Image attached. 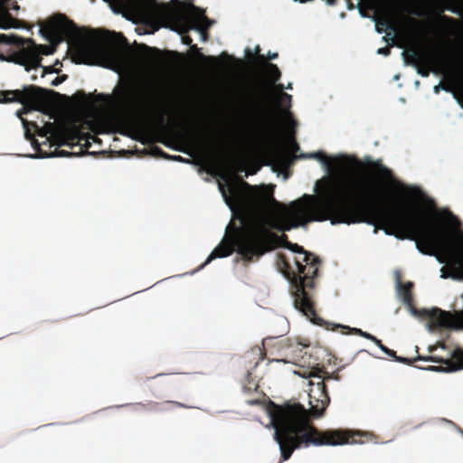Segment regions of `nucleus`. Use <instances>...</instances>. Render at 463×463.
Returning a JSON list of instances; mask_svg holds the SVG:
<instances>
[{
  "label": "nucleus",
  "instance_id": "dca6fc26",
  "mask_svg": "<svg viewBox=\"0 0 463 463\" xmlns=\"http://www.w3.org/2000/svg\"><path fill=\"white\" fill-rule=\"evenodd\" d=\"M270 90L264 86H257L251 95L250 104L255 110L260 111L268 105Z\"/></svg>",
  "mask_w": 463,
  "mask_h": 463
},
{
  "label": "nucleus",
  "instance_id": "7ed1b4c3",
  "mask_svg": "<svg viewBox=\"0 0 463 463\" xmlns=\"http://www.w3.org/2000/svg\"><path fill=\"white\" fill-rule=\"evenodd\" d=\"M388 230L387 235L414 241L417 250L424 255H442L449 259V274L441 277L463 280V232L452 237L444 229L428 222L421 213L402 207H399L394 227Z\"/></svg>",
  "mask_w": 463,
  "mask_h": 463
},
{
  "label": "nucleus",
  "instance_id": "393cba45",
  "mask_svg": "<svg viewBox=\"0 0 463 463\" xmlns=\"http://www.w3.org/2000/svg\"><path fill=\"white\" fill-rule=\"evenodd\" d=\"M402 55L404 56V60H405L406 63H411V64L416 65L421 60V57L416 49H411L409 51H404L402 52Z\"/></svg>",
  "mask_w": 463,
  "mask_h": 463
},
{
  "label": "nucleus",
  "instance_id": "9b49d317",
  "mask_svg": "<svg viewBox=\"0 0 463 463\" xmlns=\"http://www.w3.org/2000/svg\"><path fill=\"white\" fill-rule=\"evenodd\" d=\"M3 37L6 39L5 43L14 44L20 48L19 51L14 52L10 55V58L8 59L9 61L24 66L26 71L42 67V58L38 57L37 52L34 49L30 48L29 45L26 47L24 46V44L27 43V39H24L16 35L9 37L3 35Z\"/></svg>",
  "mask_w": 463,
  "mask_h": 463
},
{
  "label": "nucleus",
  "instance_id": "09e8293b",
  "mask_svg": "<svg viewBox=\"0 0 463 463\" xmlns=\"http://www.w3.org/2000/svg\"><path fill=\"white\" fill-rule=\"evenodd\" d=\"M348 8H349V9H353V8H354V5H353V4H352V3H349V4H348Z\"/></svg>",
  "mask_w": 463,
  "mask_h": 463
},
{
  "label": "nucleus",
  "instance_id": "6e6552de",
  "mask_svg": "<svg viewBox=\"0 0 463 463\" xmlns=\"http://www.w3.org/2000/svg\"><path fill=\"white\" fill-rule=\"evenodd\" d=\"M422 313L429 318L428 327L430 331L440 328L460 329L463 328V312L460 317L455 318L449 311L441 310L434 307L431 310L423 309ZM418 360L431 361L440 363L446 365L442 367H431L433 371L439 372H455L463 369V350L456 349L451 357L448 359L439 358L436 356L421 357L418 356Z\"/></svg>",
  "mask_w": 463,
  "mask_h": 463
},
{
  "label": "nucleus",
  "instance_id": "a211bd4d",
  "mask_svg": "<svg viewBox=\"0 0 463 463\" xmlns=\"http://www.w3.org/2000/svg\"><path fill=\"white\" fill-rule=\"evenodd\" d=\"M383 14L381 16V17H377L375 19L376 21V30L378 31V33H383V29L380 28V25L382 26H385L386 29H390L392 31H395V25L393 24V22L391 20V15L393 13V9L391 8L390 5H384L383 7Z\"/></svg>",
  "mask_w": 463,
  "mask_h": 463
},
{
  "label": "nucleus",
  "instance_id": "7c9ffc66",
  "mask_svg": "<svg viewBox=\"0 0 463 463\" xmlns=\"http://www.w3.org/2000/svg\"><path fill=\"white\" fill-rule=\"evenodd\" d=\"M335 327H341L343 329H347V330H352L354 331L355 334L359 335L362 336V334H364L365 332L362 331L361 329H358V328H350L349 326H340V325H335Z\"/></svg>",
  "mask_w": 463,
  "mask_h": 463
},
{
  "label": "nucleus",
  "instance_id": "37998d69",
  "mask_svg": "<svg viewBox=\"0 0 463 463\" xmlns=\"http://www.w3.org/2000/svg\"><path fill=\"white\" fill-rule=\"evenodd\" d=\"M358 8L360 9V12H361L362 15L365 16V14H364V12L362 10V4L361 3L358 4Z\"/></svg>",
  "mask_w": 463,
  "mask_h": 463
},
{
  "label": "nucleus",
  "instance_id": "c756f323",
  "mask_svg": "<svg viewBox=\"0 0 463 463\" xmlns=\"http://www.w3.org/2000/svg\"><path fill=\"white\" fill-rule=\"evenodd\" d=\"M67 78H68V76L66 74H63L61 76H58V77H56L52 80V86H57L59 84L62 83L63 81H65L67 80Z\"/></svg>",
  "mask_w": 463,
  "mask_h": 463
},
{
  "label": "nucleus",
  "instance_id": "0eeeda50",
  "mask_svg": "<svg viewBox=\"0 0 463 463\" xmlns=\"http://www.w3.org/2000/svg\"><path fill=\"white\" fill-rule=\"evenodd\" d=\"M248 219L250 231L247 241L251 246L246 252L248 259L256 260L257 261L263 255L279 247L288 248V243H290L288 235L285 233L278 235L269 229L263 216L248 210Z\"/></svg>",
  "mask_w": 463,
  "mask_h": 463
},
{
  "label": "nucleus",
  "instance_id": "473e14b6",
  "mask_svg": "<svg viewBox=\"0 0 463 463\" xmlns=\"http://www.w3.org/2000/svg\"><path fill=\"white\" fill-rule=\"evenodd\" d=\"M439 18L442 21L449 22V23H451V24H455L457 22L456 19H454L452 17H449V16L444 15V14H440Z\"/></svg>",
  "mask_w": 463,
  "mask_h": 463
},
{
  "label": "nucleus",
  "instance_id": "a19ab883",
  "mask_svg": "<svg viewBox=\"0 0 463 463\" xmlns=\"http://www.w3.org/2000/svg\"><path fill=\"white\" fill-rule=\"evenodd\" d=\"M278 58V53L277 52H269L268 53V60L271 61V60H275Z\"/></svg>",
  "mask_w": 463,
  "mask_h": 463
},
{
  "label": "nucleus",
  "instance_id": "3c124183",
  "mask_svg": "<svg viewBox=\"0 0 463 463\" xmlns=\"http://www.w3.org/2000/svg\"><path fill=\"white\" fill-rule=\"evenodd\" d=\"M438 260H439V262H444V260H441L439 257H438Z\"/></svg>",
  "mask_w": 463,
  "mask_h": 463
},
{
  "label": "nucleus",
  "instance_id": "72a5a7b5",
  "mask_svg": "<svg viewBox=\"0 0 463 463\" xmlns=\"http://www.w3.org/2000/svg\"><path fill=\"white\" fill-rule=\"evenodd\" d=\"M144 48L149 52H153V53H156V55H160V51L156 48H152V47H149V46H146V45H144Z\"/></svg>",
  "mask_w": 463,
  "mask_h": 463
},
{
  "label": "nucleus",
  "instance_id": "4c0bfd02",
  "mask_svg": "<svg viewBox=\"0 0 463 463\" xmlns=\"http://www.w3.org/2000/svg\"><path fill=\"white\" fill-rule=\"evenodd\" d=\"M362 336L368 340H371L372 342L375 341V338H376L374 335H373L367 332H365L364 334H362Z\"/></svg>",
  "mask_w": 463,
  "mask_h": 463
},
{
  "label": "nucleus",
  "instance_id": "4468645a",
  "mask_svg": "<svg viewBox=\"0 0 463 463\" xmlns=\"http://www.w3.org/2000/svg\"><path fill=\"white\" fill-rule=\"evenodd\" d=\"M203 151L206 154L208 162L213 168H221L229 163L231 154L229 149L223 145L216 146H208L202 145Z\"/></svg>",
  "mask_w": 463,
  "mask_h": 463
},
{
  "label": "nucleus",
  "instance_id": "bb28decb",
  "mask_svg": "<svg viewBox=\"0 0 463 463\" xmlns=\"http://www.w3.org/2000/svg\"><path fill=\"white\" fill-rule=\"evenodd\" d=\"M373 343L381 348V350H383L385 354H387L389 356H392V357H394L395 356V352L393 350H391L389 349L388 347H386L385 345H383L382 341L378 338H375V341H373Z\"/></svg>",
  "mask_w": 463,
  "mask_h": 463
},
{
  "label": "nucleus",
  "instance_id": "aec40b11",
  "mask_svg": "<svg viewBox=\"0 0 463 463\" xmlns=\"http://www.w3.org/2000/svg\"><path fill=\"white\" fill-rule=\"evenodd\" d=\"M309 158H314L321 162L328 170L333 168V163L336 160L326 156L322 151H317L307 156Z\"/></svg>",
  "mask_w": 463,
  "mask_h": 463
},
{
  "label": "nucleus",
  "instance_id": "20e7f679",
  "mask_svg": "<svg viewBox=\"0 0 463 463\" xmlns=\"http://www.w3.org/2000/svg\"><path fill=\"white\" fill-rule=\"evenodd\" d=\"M296 270L284 253H278L276 265L278 269L290 281L293 288L294 305L313 324L326 326L328 323L319 317L315 309L313 295L310 292L315 288V279L317 277L320 266L319 258H313L310 263L304 265L300 259H294Z\"/></svg>",
  "mask_w": 463,
  "mask_h": 463
},
{
  "label": "nucleus",
  "instance_id": "2f4dec72",
  "mask_svg": "<svg viewBox=\"0 0 463 463\" xmlns=\"http://www.w3.org/2000/svg\"><path fill=\"white\" fill-rule=\"evenodd\" d=\"M138 405L141 407H144V408L148 406L150 409H156L159 405V403L154 402H149L147 404L138 403Z\"/></svg>",
  "mask_w": 463,
  "mask_h": 463
},
{
  "label": "nucleus",
  "instance_id": "603ef678",
  "mask_svg": "<svg viewBox=\"0 0 463 463\" xmlns=\"http://www.w3.org/2000/svg\"><path fill=\"white\" fill-rule=\"evenodd\" d=\"M242 184L243 185L249 186V184L246 182H243Z\"/></svg>",
  "mask_w": 463,
  "mask_h": 463
},
{
  "label": "nucleus",
  "instance_id": "6ab92c4d",
  "mask_svg": "<svg viewBox=\"0 0 463 463\" xmlns=\"http://www.w3.org/2000/svg\"><path fill=\"white\" fill-rule=\"evenodd\" d=\"M287 249L290 250L291 251H293L295 253H298V256L295 257V259H300V260L302 261V263H304V265H307V263H310L312 261L313 258H317L312 253L305 250L302 246H300L297 243H292V242L288 243V246Z\"/></svg>",
  "mask_w": 463,
  "mask_h": 463
},
{
  "label": "nucleus",
  "instance_id": "f8f14e48",
  "mask_svg": "<svg viewBox=\"0 0 463 463\" xmlns=\"http://www.w3.org/2000/svg\"><path fill=\"white\" fill-rule=\"evenodd\" d=\"M44 89L30 85L23 90L0 91V102H19L24 106L37 107L43 103Z\"/></svg>",
  "mask_w": 463,
  "mask_h": 463
},
{
  "label": "nucleus",
  "instance_id": "5701e85b",
  "mask_svg": "<svg viewBox=\"0 0 463 463\" xmlns=\"http://www.w3.org/2000/svg\"><path fill=\"white\" fill-rule=\"evenodd\" d=\"M27 44H29L30 48L34 49L37 52L38 57H41V54L49 55L53 52V49L51 46L36 44L32 39H27Z\"/></svg>",
  "mask_w": 463,
  "mask_h": 463
},
{
  "label": "nucleus",
  "instance_id": "c85d7f7f",
  "mask_svg": "<svg viewBox=\"0 0 463 463\" xmlns=\"http://www.w3.org/2000/svg\"><path fill=\"white\" fill-rule=\"evenodd\" d=\"M417 71L422 77H428L430 75V69L427 65L419 66Z\"/></svg>",
  "mask_w": 463,
  "mask_h": 463
},
{
  "label": "nucleus",
  "instance_id": "79ce46f5",
  "mask_svg": "<svg viewBox=\"0 0 463 463\" xmlns=\"http://www.w3.org/2000/svg\"><path fill=\"white\" fill-rule=\"evenodd\" d=\"M408 21L414 25L419 24V22L414 18H409Z\"/></svg>",
  "mask_w": 463,
  "mask_h": 463
},
{
  "label": "nucleus",
  "instance_id": "cd10ccee",
  "mask_svg": "<svg viewBox=\"0 0 463 463\" xmlns=\"http://www.w3.org/2000/svg\"><path fill=\"white\" fill-rule=\"evenodd\" d=\"M165 403L172 404V405H174L175 407H178V408H186V409L194 408V405L184 404V403H182V402H175V401H166Z\"/></svg>",
  "mask_w": 463,
  "mask_h": 463
},
{
  "label": "nucleus",
  "instance_id": "ddd939ff",
  "mask_svg": "<svg viewBox=\"0 0 463 463\" xmlns=\"http://www.w3.org/2000/svg\"><path fill=\"white\" fill-rule=\"evenodd\" d=\"M49 29L52 34V42L60 43L62 41L61 31H64L68 34L69 31H74L78 33L80 29L72 21H69L64 14H58L50 21Z\"/></svg>",
  "mask_w": 463,
  "mask_h": 463
},
{
  "label": "nucleus",
  "instance_id": "f257e3e1",
  "mask_svg": "<svg viewBox=\"0 0 463 463\" xmlns=\"http://www.w3.org/2000/svg\"><path fill=\"white\" fill-rule=\"evenodd\" d=\"M323 182V192L317 197L305 194L288 207L270 195L276 213L264 217L267 227L284 233L311 222L328 220L332 224L364 222L374 226V232L383 230L386 234L394 227L399 207L383 203L387 196L380 186L363 178Z\"/></svg>",
  "mask_w": 463,
  "mask_h": 463
},
{
  "label": "nucleus",
  "instance_id": "4be33fe9",
  "mask_svg": "<svg viewBox=\"0 0 463 463\" xmlns=\"http://www.w3.org/2000/svg\"><path fill=\"white\" fill-rule=\"evenodd\" d=\"M268 76L270 79V84L273 85L279 80L281 72L278 66L274 63L268 62L266 65Z\"/></svg>",
  "mask_w": 463,
  "mask_h": 463
},
{
  "label": "nucleus",
  "instance_id": "2eb2a0df",
  "mask_svg": "<svg viewBox=\"0 0 463 463\" xmlns=\"http://www.w3.org/2000/svg\"><path fill=\"white\" fill-rule=\"evenodd\" d=\"M429 64L435 67V72H449L455 71L458 62L455 57L449 54L432 55L429 59Z\"/></svg>",
  "mask_w": 463,
  "mask_h": 463
},
{
  "label": "nucleus",
  "instance_id": "a18cd8bd",
  "mask_svg": "<svg viewBox=\"0 0 463 463\" xmlns=\"http://www.w3.org/2000/svg\"><path fill=\"white\" fill-rule=\"evenodd\" d=\"M156 151H158L163 156H165V152L163 150H161L160 148H156Z\"/></svg>",
  "mask_w": 463,
  "mask_h": 463
},
{
  "label": "nucleus",
  "instance_id": "de8ad7c7",
  "mask_svg": "<svg viewBox=\"0 0 463 463\" xmlns=\"http://www.w3.org/2000/svg\"><path fill=\"white\" fill-rule=\"evenodd\" d=\"M412 14H414L416 15H420V12H418L417 10L412 11Z\"/></svg>",
  "mask_w": 463,
  "mask_h": 463
},
{
  "label": "nucleus",
  "instance_id": "412c9836",
  "mask_svg": "<svg viewBox=\"0 0 463 463\" xmlns=\"http://www.w3.org/2000/svg\"><path fill=\"white\" fill-rule=\"evenodd\" d=\"M275 88L279 91V105L285 107V109L287 110H288L291 106L292 96L283 91L284 85L281 83L277 84L275 86Z\"/></svg>",
  "mask_w": 463,
  "mask_h": 463
},
{
  "label": "nucleus",
  "instance_id": "39448f33",
  "mask_svg": "<svg viewBox=\"0 0 463 463\" xmlns=\"http://www.w3.org/2000/svg\"><path fill=\"white\" fill-rule=\"evenodd\" d=\"M150 95L146 98L137 95V85L135 82L124 83L117 94L119 103L128 109H130L145 118H154L160 124L164 123L167 115V109L162 95L156 90L155 85L150 81L146 82Z\"/></svg>",
  "mask_w": 463,
  "mask_h": 463
},
{
  "label": "nucleus",
  "instance_id": "c9c22d12",
  "mask_svg": "<svg viewBox=\"0 0 463 463\" xmlns=\"http://www.w3.org/2000/svg\"><path fill=\"white\" fill-rule=\"evenodd\" d=\"M321 371H326L325 369H319L317 370V372H314L310 374V381H314L315 383H317L319 380L317 378H314L312 375L316 374V375H319V374H323V373Z\"/></svg>",
  "mask_w": 463,
  "mask_h": 463
},
{
  "label": "nucleus",
  "instance_id": "58836bf2",
  "mask_svg": "<svg viewBox=\"0 0 463 463\" xmlns=\"http://www.w3.org/2000/svg\"><path fill=\"white\" fill-rule=\"evenodd\" d=\"M260 51V46H257L255 48V52L258 54V59L264 61H265V57H264V55L259 53Z\"/></svg>",
  "mask_w": 463,
  "mask_h": 463
},
{
  "label": "nucleus",
  "instance_id": "f03ea898",
  "mask_svg": "<svg viewBox=\"0 0 463 463\" xmlns=\"http://www.w3.org/2000/svg\"><path fill=\"white\" fill-rule=\"evenodd\" d=\"M321 372L323 374L312 375L319 380L317 383L309 381V411L299 402L291 401L283 404L269 401L267 405V413L274 429V439L279 446L282 461L289 459L294 450L302 447L365 442L364 438H367L366 433L349 430L321 431L310 422V416L313 418L323 416L330 403L326 382L340 379L337 373L330 374L326 371Z\"/></svg>",
  "mask_w": 463,
  "mask_h": 463
},
{
  "label": "nucleus",
  "instance_id": "9d476101",
  "mask_svg": "<svg viewBox=\"0 0 463 463\" xmlns=\"http://www.w3.org/2000/svg\"><path fill=\"white\" fill-rule=\"evenodd\" d=\"M115 12L116 13L127 12L133 15H136V16L139 17L141 20H143V22L145 24L151 25L153 27V31L158 30L160 26H165V27L175 26V30L178 31L182 34V43L185 45H190L192 51L196 52L200 59L203 60L206 63H208L209 66H208L207 70L211 72H215V71L224 70L225 66H226L225 63L228 61H234V62L240 61L239 60L234 59L232 56H231L230 54H228L225 52H223L219 57L203 55V53L200 52L196 44H192V43H193L192 37L190 35H188L187 33H182L183 28L181 25L175 24L171 22H165L163 20L162 21L161 20L154 21V20L148 19V18L145 17L144 15H142L141 14L136 12L135 10L130 9V6L129 7L125 6V5L124 6H116Z\"/></svg>",
  "mask_w": 463,
  "mask_h": 463
},
{
  "label": "nucleus",
  "instance_id": "b1692460",
  "mask_svg": "<svg viewBox=\"0 0 463 463\" xmlns=\"http://www.w3.org/2000/svg\"><path fill=\"white\" fill-rule=\"evenodd\" d=\"M64 137L68 140L64 142L65 145L71 146L75 142L79 143L83 137H80V130L77 128L73 129H68L64 132Z\"/></svg>",
  "mask_w": 463,
  "mask_h": 463
},
{
  "label": "nucleus",
  "instance_id": "f3484780",
  "mask_svg": "<svg viewBox=\"0 0 463 463\" xmlns=\"http://www.w3.org/2000/svg\"><path fill=\"white\" fill-rule=\"evenodd\" d=\"M412 288H413L412 282L409 281V282H406L405 284H402L401 282L400 279H398V291H399V294H401L402 296L403 303L410 307V309L413 315H418V310L415 308V307L413 305V298H412V293H411Z\"/></svg>",
  "mask_w": 463,
  "mask_h": 463
},
{
  "label": "nucleus",
  "instance_id": "8fccbe9b",
  "mask_svg": "<svg viewBox=\"0 0 463 463\" xmlns=\"http://www.w3.org/2000/svg\"><path fill=\"white\" fill-rule=\"evenodd\" d=\"M13 8H14V9H18V8H19V5H14Z\"/></svg>",
  "mask_w": 463,
  "mask_h": 463
},
{
  "label": "nucleus",
  "instance_id": "49530a36",
  "mask_svg": "<svg viewBox=\"0 0 463 463\" xmlns=\"http://www.w3.org/2000/svg\"><path fill=\"white\" fill-rule=\"evenodd\" d=\"M175 158L178 161H183V158L180 156H175Z\"/></svg>",
  "mask_w": 463,
  "mask_h": 463
},
{
  "label": "nucleus",
  "instance_id": "a878e982",
  "mask_svg": "<svg viewBox=\"0 0 463 463\" xmlns=\"http://www.w3.org/2000/svg\"><path fill=\"white\" fill-rule=\"evenodd\" d=\"M372 165L374 166L375 168H377L384 177H386V178L392 177V171L389 168H387L386 166H384L383 165H382L380 162H373Z\"/></svg>",
  "mask_w": 463,
  "mask_h": 463
},
{
  "label": "nucleus",
  "instance_id": "ea45409f",
  "mask_svg": "<svg viewBox=\"0 0 463 463\" xmlns=\"http://www.w3.org/2000/svg\"><path fill=\"white\" fill-rule=\"evenodd\" d=\"M247 403L249 405H258V404H260L261 403V401L260 400H258V399H254V400H250L247 402Z\"/></svg>",
  "mask_w": 463,
  "mask_h": 463
},
{
  "label": "nucleus",
  "instance_id": "e433bc0d",
  "mask_svg": "<svg viewBox=\"0 0 463 463\" xmlns=\"http://www.w3.org/2000/svg\"><path fill=\"white\" fill-rule=\"evenodd\" d=\"M377 52L379 54L389 55L390 54V49L388 47L380 48V49H378Z\"/></svg>",
  "mask_w": 463,
  "mask_h": 463
},
{
  "label": "nucleus",
  "instance_id": "c03bdc74",
  "mask_svg": "<svg viewBox=\"0 0 463 463\" xmlns=\"http://www.w3.org/2000/svg\"><path fill=\"white\" fill-rule=\"evenodd\" d=\"M329 5H334L335 0H326Z\"/></svg>",
  "mask_w": 463,
  "mask_h": 463
},
{
  "label": "nucleus",
  "instance_id": "1a4fd4ad",
  "mask_svg": "<svg viewBox=\"0 0 463 463\" xmlns=\"http://www.w3.org/2000/svg\"><path fill=\"white\" fill-rule=\"evenodd\" d=\"M82 42L72 53V61L76 64H94L95 59L103 49L113 48L126 42L122 33H110L103 29L85 30Z\"/></svg>",
  "mask_w": 463,
  "mask_h": 463
},
{
  "label": "nucleus",
  "instance_id": "423d86ee",
  "mask_svg": "<svg viewBox=\"0 0 463 463\" xmlns=\"http://www.w3.org/2000/svg\"><path fill=\"white\" fill-rule=\"evenodd\" d=\"M235 217L240 220L241 226H237L233 222H230L222 241L211 252L201 268H203L217 258L228 257L234 251L237 252L240 259L246 264L256 261V260H250L246 256V252L249 250L248 249H250L251 247L247 241L248 234L250 231L248 219V209H242L240 213H235Z\"/></svg>",
  "mask_w": 463,
  "mask_h": 463
},
{
  "label": "nucleus",
  "instance_id": "f704fd0d",
  "mask_svg": "<svg viewBox=\"0 0 463 463\" xmlns=\"http://www.w3.org/2000/svg\"><path fill=\"white\" fill-rule=\"evenodd\" d=\"M44 73H58L59 70L54 69L53 67H43Z\"/></svg>",
  "mask_w": 463,
  "mask_h": 463
}]
</instances>
